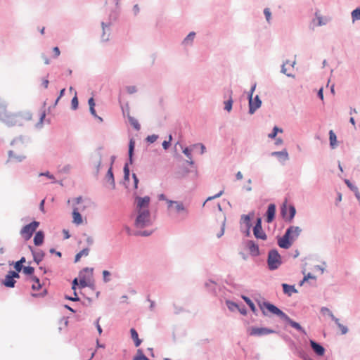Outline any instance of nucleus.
Listing matches in <instances>:
<instances>
[{
	"label": "nucleus",
	"instance_id": "obj_1",
	"mask_svg": "<svg viewBox=\"0 0 360 360\" xmlns=\"http://www.w3.org/2000/svg\"><path fill=\"white\" fill-rule=\"evenodd\" d=\"M301 233L302 229L300 226L292 225L288 226L284 234L277 238L278 245L285 250L289 249Z\"/></svg>",
	"mask_w": 360,
	"mask_h": 360
},
{
	"label": "nucleus",
	"instance_id": "obj_2",
	"mask_svg": "<svg viewBox=\"0 0 360 360\" xmlns=\"http://www.w3.org/2000/svg\"><path fill=\"white\" fill-rule=\"evenodd\" d=\"M257 303L261 309L264 316H267L266 311L272 314L278 316L281 319L284 316V313L281 309L277 307L275 304L266 300H257Z\"/></svg>",
	"mask_w": 360,
	"mask_h": 360
},
{
	"label": "nucleus",
	"instance_id": "obj_3",
	"mask_svg": "<svg viewBox=\"0 0 360 360\" xmlns=\"http://www.w3.org/2000/svg\"><path fill=\"white\" fill-rule=\"evenodd\" d=\"M153 224L150 219V212L149 210H141L137 212V215L134 221V226L137 229H143L151 226Z\"/></svg>",
	"mask_w": 360,
	"mask_h": 360
},
{
	"label": "nucleus",
	"instance_id": "obj_4",
	"mask_svg": "<svg viewBox=\"0 0 360 360\" xmlns=\"http://www.w3.org/2000/svg\"><path fill=\"white\" fill-rule=\"evenodd\" d=\"M266 262L270 271L278 269L282 264V258L277 249L273 248L269 251Z\"/></svg>",
	"mask_w": 360,
	"mask_h": 360
},
{
	"label": "nucleus",
	"instance_id": "obj_5",
	"mask_svg": "<svg viewBox=\"0 0 360 360\" xmlns=\"http://www.w3.org/2000/svg\"><path fill=\"white\" fill-rule=\"evenodd\" d=\"M39 224H40L39 221L33 220L32 222L25 225L22 226L20 231L21 236L25 240H30L32 238L33 233L36 232V230L39 227Z\"/></svg>",
	"mask_w": 360,
	"mask_h": 360
},
{
	"label": "nucleus",
	"instance_id": "obj_6",
	"mask_svg": "<svg viewBox=\"0 0 360 360\" xmlns=\"http://www.w3.org/2000/svg\"><path fill=\"white\" fill-rule=\"evenodd\" d=\"M275 330L266 327L252 326L248 328V333L250 336L263 337L269 334L278 333Z\"/></svg>",
	"mask_w": 360,
	"mask_h": 360
},
{
	"label": "nucleus",
	"instance_id": "obj_7",
	"mask_svg": "<svg viewBox=\"0 0 360 360\" xmlns=\"http://www.w3.org/2000/svg\"><path fill=\"white\" fill-rule=\"evenodd\" d=\"M253 234L257 239L265 240L267 238V236L262 229V220L261 217H258L256 219L255 224L253 227Z\"/></svg>",
	"mask_w": 360,
	"mask_h": 360
},
{
	"label": "nucleus",
	"instance_id": "obj_8",
	"mask_svg": "<svg viewBox=\"0 0 360 360\" xmlns=\"http://www.w3.org/2000/svg\"><path fill=\"white\" fill-rule=\"evenodd\" d=\"M134 200L136 205V212L148 210L150 202V198L148 195H146L144 197L136 195L134 197Z\"/></svg>",
	"mask_w": 360,
	"mask_h": 360
},
{
	"label": "nucleus",
	"instance_id": "obj_9",
	"mask_svg": "<svg viewBox=\"0 0 360 360\" xmlns=\"http://www.w3.org/2000/svg\"><path fill=\"white\" fill-rule=\"evenodd\" d=\"M262 100L258 95H256L254 98L248 100V113L250 115H253L256 110L262 106Z\"/></svg>",
	"mask_w": 360,
	"mask_h": 360
},
{
	"label": "nucleus",
	"instance_id": "obj_10",
	"mask_svg": "<svg viewBox=\"0 0 360 360\" xmlns=\"http://www.w3.org/2000/svg\"><path fill=\"white\" fill-rule=\"evenodd\" d=\"M177 215H183L187 217L189 211L187 207L184 204L182 201H176L173 208L171 210Z\"/></svg>",
	"mask_w": 360,
	"mask_h": 360
},
{
	"label": "nucleus",
	"instance_id": "obj_11",
	"mask_svg": "<svg viewBox=\"0 0 360 360\" xmlns=\"http://www.w3.org/2000/svg\"><path fill=\"white\" fill-rule=\"evenodd\" d=\"M102 150H103V147H101V146L98 147L91 154V156H90V165H99V164L102 163V158H103Z\"/></svg>",
	"mask_w": 360,
	"mask_h": 360
},
{
	"label": "nucleus",
	"instance_id": "obj_12",
	"mask_svg": "<svg viewBox=\"0 0 360 360\" xmlns=\"http://www.w3.org/2000/svg\"><path fill=\"white\" fill-rule=\"evenodd\" d=\"M276 206L274 203H270L264 214L265 221L268 224L271 223L276 217Z\"/></svg>",
	"mask_w": 360,
	"mask_h": 360
},
{
	"label": "nucleus",
	"instance_id": "obj_13",
	"mask_svg": "<svg viewBox=\"0 0 360 360\" xmlns=\"http://www.w3.org/2000/svg\"><path fill=\"white\" fill-rule=\"evenodd\" d=\"M30 251L33 257V260L37 264H39L45 257V252L40 249L35 250L32 246H28Z\"/></svg>",
	"mask_w": 360,
	"mask_h": 360
},
{
	"label": "nucleus",
	"instance_id": "obj_14",
	"mask_svg": "<svg viewBox=\"0 0 360 360\" xmlns=\"http://www.w3.org/2000/svg\"><path fill=\"white\" fill-rule=\"evenodd\" d=\"M281 320L284 321L285 323L290 325L292 328L297 330L298 332L306 334L304 328L298 322H296L295 321L290 319L286 314L284 315Z\"/></svg>",
	"mask_w": 360,
	"mask_h": 360
},
{
	"label": "nucleus",
	"instance_id": "obj_15",
	"mask_svg": "<svg viewBox=\"0 0 360 360\" xmlns=\"http://www.w3.org/2000/svg\"><path fill=\"white\" fill-rule=\"evenodd\" d=\"M4 123H5L8 127L15 126L17 124V118L16 115L7 112L5 115H4L1 118Z\"/></svg>",
	"mask_w": 360,
	"mask_h": 360
},
{
	"label": "nucleus",
	"instance_id": "obj_16",
	"mask_svg": "<svg viewBox=\"0 0 360 360\" xmlns=\"http://www.w3.org/2000/svg\"><path fill=\"white\" fill-rule=\"evenodd\" d=\"M254 216V212H250L248 214H243L240 217V231H243V228H251L252 224V217Z\"/></svg>",
	"mask_w": 360,
	"mask_h": 360
},
{
	"label": "nucleus",
	"instance_id": "obj_17",
	"mask_svg": "<svg viewBox=\"0 0 360 360\" xmlns=\"http://www.w3.org/2000/svg\"><path fill=\"white\" fill-rule=\"evenodd\" d=\"M309 344L311 349L316 353V355L319 356H322L324 355L326 349L320 343L316 342L314 340H310Z\"/></svg>",
	"mask_w": 360,
	"mask_h": 360
},
{
	"label": "nucleus",
	"instance_id": "obj_18",
	"mask_svg": "<svg viewBox=\"0 0 360 360\" xmlns=\"http://www.w3.org/2000/svg\"><path fill=\"white\" fill-rule=\"evenodd\" d=\"M247 248L252 257H257L260 255L259 245L255 241L252 240H248Z\"/></svg>",
	"mask_w": 360,
	"mask_h": 360
},
{
	"label": "nucleus",
	"instance_id": "obj_19",
	"mask_svg": "<svg viewBox=\"0 0 360 360\" xmlns=\"http://www.w3.org/2000/svg\"><path fill=\"white\" fill-rule=\"evenodd\" d=\"M271 156L277 158L280 162L286 161L289 159V155L285 148L281 151L271 152Z\"/></svg>",
	"mask_w": 360,
	"mask_h": 360
},
{
	"label": "nucleus",
	"instance_id": "obj_20",
	"mask_svg": "<svg viewBox=\"0 0 360 360\" xmlns=\"http://www.w3.org/2000/svg\"><path fill=\"white\" fill-rule=\"evenodd\" d=\"M79 289H83L86 287H89L91 288V290H94V285L90 283L89 281H87L86 276L84 274H82V272H79Z\"/></svg>",
	"mask_w": 360,
	"mask_h": 360
},
{
	"label": "nucleus",
	"instance_id": "obj_21",
	"mask_svg": "<svg viewBox=\"0 0 360 360\" xmlns=\"http://www.w3.org/2000/svg\"><path fill=\"white\" fill-rule=\"evenodd\" d=\"M44 232L41 230L35 232L33 242L35 246H41L44 242Z\"/></svg>",
	"mask_w": 360,
	"mask_h": 360
},
{
	"label": "nucleus",
	"instance_id": "obj_22",
	"mask_svg": "<svg viewBox=\"0 0 360 360\" xmlns=\"http://www.w3.org/2000/svg\"><path fill=\"white\" fill-rule=\"evenodd\" d=\"M134 149L135 141L134 139H130L128 146V161L130 165L134 162Z\"/></svg>",
	"mask_w": 360,
	"mask_h": 360
},
{
	"label": "nucleus",
	"instance_id": "obj_23",
	"mask_svg": "<svg viewBox=\"0 0 360 360\" xmlns=\"http://www.w3.org/2000/svg\"><path fill=\"white\" fill-rule=\"evenodd\" d=\"M110 25H111L110 22H101V27H102V30H103V33L101 34L102 41L105 42L109 40L110 34L109 33L107 34V32H109Z\"/></svg>",
	"mask_w": 360,
	"mask_h": 360
},
{
	"label": "nucleus",
	"instance_id": "obj_24",
	"mask_svg": "<svg viewBox=\"0 0 360 360\" xmlns=\"http://www.w3.org/2000/svg\"><path fill=\"white\" fill-rule=\"evenodd\" d=\"M105 179L108 183H109L111 189L115 188V181L112 167H109L105 175Z\"/></svg>",
	"mask_w": 360,
	"mask_h": 360
},
{
	"label": "nucleus",
	"instance_id": "obj_25",
	"mask_svg": "<svg viewBox=\"0 0 360 360\" xmlns=\"http://www.w3.org/2000/svg\"><path fill=\"white\" fill-rule=\"evenodd\" d=\"M281 286L283 293L287 295L288 297H290L293 293H297L298 292L294 285L282 283Z\"/></svg>",
	"mask_w": 360,
	"mask_h": 360
},
{
	"label": "nucleus",
	"instance_id": "obj_26",
	"mask_svg": "<svg viewBox=\"0 0 360 360\" xmlns=\"http://www.w3.org/2000/svg\"><path fill=\"white\" fill-rule=\"evenodd\" d=\"M72 222L77 225H79L83 222V218L82 214H80L79 209L77 207H73L72 210Z\"/></svg>",
	"mask_w": 360,
	"mask_h": 360
},
{
	"label": "nucleus",
	"instance_id": "obj_27",
	"mask_svg": "<svg viewBox=\"0 0 360 360\" xmlns=\"http://www.w3.org/2000/svg\"><path fill=\"white\" fill-rule=\"evenodd\" d=\"M1 283L6 288H13L15 287L16 281L14 280L11 276V274L8 272V274L5 276V278L2 281Z\"/></svg>",
	"mask_w": 360,
	"mask_h": 360
},
{
	"label": "nucleus",
	"instance_id": "obj_28",
	"mask_svg": "<svg viewBox=\"0 0 360 360\" xmlns=\"http://www.w3.org/2000/svg\"><path fill=\"white\" fill-rule=\"evenodd\" d=\"M195 35L196 33L193 31L189 32L188 34L182 41L181 44L184 46H191L193 44Z\"/></svg>",
	"mask_w": 360,
	"mask_h": 360
},
{
	"label": "nucleus",
	"instance_id": "obj_29",
	"mask_svg": "<svg viewBox=\"0 0 360 360\" xmlns=\"http://www.w3.org/2000/svg\"><path fill=\"white\" fill-rule=\"evenodd\" d=\"M288 207L287 199L282 203L280 208V213L282 218L284 219L285 222H288Z\"/></svg>",
	"mask_w": 360,
	"mask_h": 360
},
{
	"label": "nucleus",
	"instance_id": "obj_30",
	"mask_svg": "<svg viewBox=\"0 0 360 360\" xmlns=\"http://www.w3.org/2000/svg\"><path fill=\"white\" fill-rule=\"evenodd\" d=\"M26 262V259L25 257H22L18 261L11 262L9 263V265H13L14 269L18 271H21L25 266H23V264Z\"/></svg>",
	"mask_w": 360,
	"mask_h": 360
},
{
	"label": "nucleus",
	"instance_id": "obj_31",
	"mask_svg": "<svg viewBox=\"0 0 360 360\" xmlns=\"http://www.w3.org/2000/svg\"><path fill=\"white\" fill-rule=\"evenodd\" d=\"M241 298L244 300V302L248 305L250 310L253 312V314L256 316L258 315V310L257 309L254 302L252 300L245 295H242Z\"/></svg>",
	"mask_w": 360,
	"mask_h": 360
},
{
	"label": "nucleus",
	"instance_id": "obj_32",
	"mask_svg": "<svg viewBox=\"0 0 360 360\" xmlns=\"http://www.w3.org/2000/svg\"><path fill=\"white\" fill-rule=\"evenodd\" d=\"M127 118H128V120H129V122L130 123V124L136 130V131H139L140 129H141V125L139 123L138 120H136L134 117L131 116L130 115V113H129V105H127Z\"/></svg>",
	"mask_w": 360,
	"mask_h": 360
},
{
	"label": "nucleus",
	"instance_id": "obj_33",
	"mask_svg": "<svg viewBox=\"0 0 360 360\" xmlns=\"http://www.w3.org/2000/svg\"><path fill=\"white\" fill-rule=\"evenodd\" d=\"M320 312L322 316L330 318L336 324H338V318L333 315L328 308L323 307L321 308Z\"/></svg>",
	"mask_w": 360,
	"mask_h": 360
},
{
	"label": "nucleus",
	"instance_id": "obj_34",
	"mask_svg": "<svg viewBox=\"0 0 360 360\" xmlns=\"http://www.w3.org/2000/svg\"><path fill=\"white\" fill-rule=\"evenodd\" d=\"M312 22L316 26H322L325 25L328 22V19L326 18H323L321 15H319L318 13H316V18L313 19Z\"/></svg>",
	"mask_w": 360,
	"mask_h": 360
},
{
	"label": "nucleus",
	"instance_id": "obj_35",
	"mask_svg": "<svg viewBox=\"0 0 360 360\" xmlns=\"http://www.w3.org/2000/svg\"><path fill=\"white\" fill-rule=\"evenodd\" d=\"M131 338L134 340V345L139 347L142 342V340L139 338V334L135 328H132L130 329Z\"/></svg>",
	"mask_w": 360,
	"mask_h": 360
},
{
	"label": "nucleus",
	"instance_id": "obj_36",
	"mask_svg": "<svg viewBox=\"0 0 360 360\" xmlns=\"http://www.w3.org/2000/svg\"><path fill=\"white\" fill-rule=\"evenodd\" d=\"M228 91L229 94V98L228 100L225 101L224 103V110H226L227 112H230L233 108V101L231 97L232 90L229 89Z\"/></svg>",
	"mask_w": 360,
	"mask_h": 360
},
{
	"label": "nucleus",
	"instance_id": "obj_37",
	"mask_svg": "<svg viewBox=\"0 0 360 360\" xmlns=\"http://www.w3.org/2000/svg\"><path fill=\"white\" fill-rule=\"evenodd\" d=\"M296 214V209L293 205H289L288 207V223L292 222Z\"/></svg>",
	"mask_w": 360,
	"mask_h": 360
},
{
	"label": "nucleus",
	"instance_id": "obj_38",
	"mask_svg": "<svg viewBox=\"0 0 360 360\" xmlns=\"http://www.w3.org/2000/svg\"><path fill=\"white\" fill-rule=\"evenodd\" d=\"M89 253V249L88 248H85L83 250H82L80 252H79L78 253L76 254V255L75 257V261H74L75 263L78 262L82 256H88Z\"/></svg>",
	"mask_w": 360,
	"mask_h": 360
},
{
	"label": "nucleus",
	"instance_id": "obj_39",
	"mask_svg": "<svg viewBox=\"0 0 360 360\" xmlns=\"http://www.w3.org/2000/svg\"><path fill=\"white\" fill-rule=\"evenodd\" d=\"M329 139H330V146L332 148H335V146L337 143V136L333 130L329 131Z\"/></svg>",
	"mask_w": 360,
	"mask_h": 360
},
{
	"label": "nucleus",
	"instance_id": "obj_40",
	"mask_svg": "<svg viewBox=\"0 0 360 360\" xmlns=\"http://www.w3.org/2000/svg\"><path fill=\"white\" fill-rule=\"evenodd\" d=\"M8 158L9 159L13 158V159H15L18 162H20L23 161L26 158V157L25 155H15L14 152L13 150H9L8 152Z\"/></svg>",
	"mask_w": 360,
	"mask_h": 360
},
{
	"label": "nucleus",
	"instance_id": "obj_41",
	"mask_svg": "<svg viewBox=\"0 0 360 360\" xmlns=\"http://www.w3.org/2000/svg\"><path fill=\"white\" fill-rule=\"evenodd\" d=\"M133 360H150L143 352L141 349H138L136 354L132 358Z\"/></svg>",
	"mask_w": 360,
	"mask_h": 360
},
{
	"label": "nucleus",
	"instance_id": "obj_42",
	"mask_svg": "<svg viewBox=\"0 0 360 360\" xmlns=\"http://www.w3.org/2000/svg\"><path fill=\"white\" fill-rule=\"evenodd\" d=\"M216 285L217 283L214 281L209 279L207 281L205 282V287L210 292H215Z\"/></svg>",
	"mask_w": 360,
	"mask_h": 360
},
{
	"label": "nucleus",
	"instance_id": "obj_43",
	"mask_svg": "<svg viewBox=\"0 0 360 360\" xmlns=\"http://www.w3.org/2000/svg\"><path fill=\"white\" fill-rule=\"evenodd\" d=\"M226 305L231 311H235L238 310V304L231 300H226Z\"/></svg>",
	"mask_w": 360,
	"mask_h": 360
},
{
	"label": "nucleus",
	"instance_id": "obj_44",
	"mask_svg": "<svg viewBox=\"0 0 360 360\" xmlns=\"http://www.w3.org/2000/svg\"><path fill=\"white\" fill-rule=\"evenodd\" d=\"M129 162H126L124 165L123 172H124V180L126 181H129L130 176V170L129 167Z\"/></svg>",
	"mask_w": 360,
	"mask_h": 360
},
{
	"label": "nucleus",
	"instance_id": "obj_45",
	"mask_svg": "<svg viewBox=\"0 0 360 360\" xmlns=\"http://www.w3.org/2000/svg\"><path fill=\"white\" fill-rule=\"evenodd\" d=\"M283 130L281 128H279L277 126L274 127L271 133L269 134L268 137L271 139H275L278 132H282Z\"/></svg>",
	"mask_w": 360,
	"mask_h": 360
},
{
	"label": "nucleus",
	"instance_id": "obj_46",
	"mask_svg": "<svg viewBox=\"0 0 360 360\" xmlns=\"http://www.w3.org/2000/svg\"><path fill=\"white\" fill-rule=\"evenodd\" d=\"M6 108L7 103L6 101L0 98V118L8 112Z\"/></svg>",
	"mask_w": 360,
	"mask_h": 360
},
{
	"label": "nucleus",
	"instance_id": "obj_47",
	"mask_svg": "<svg viewBox=\"0 0 360 360\" xmlns=\"http://www.w3.org/2000/svg\"><path fill=\"white\" fill-rule=\"evenodd\" d=\"M22 271L25 275L32 276L34 274V268L31 266H25Z\"/></svg>",
	"mask_w": 360,
	"mask_h": 360
},
{
	"label": "nucleus",
	"instance_id": "obj_48",
	"mask_svg": "<svg viewBox=\"0 0 360 360\" xmlns=\"http://www.w3.org/2000/svg\"><path fill=\"white\" fill-rule=\"evenodd\" d=\"M352 20L354 22L355 20H360V7L356 8L353 10L352 12Z\"/></svg>",
	"mask_w": 360,
	"mask_h": 360
},
{
	"label": "nucleus",
	"instance_id": "obj_49",
	"mask_svg": "<svg viewBox=\"0 0 360 360\" xmlns=\"http://www.w3.org/2000/svg\"><path fill=\"white\" fill-rule=\"evenodd\" d=\"M152 231H137L134 233V236H143V237H148L152 234Z\"/></svg>",
	"mask_w": 360,
	"mask_h": 360
},
{
	"label": "nucleus",
	"instance_id": "obj_50",
	"mask_svg": "<svg viewBox=\"0 0 360 360\" xmlns=\"http://www.w3.org/2000/svg\"><path fill=\"white\" fill-rule=\"evenodd\" d=\"M347 186L349 187V188L353 191L355 193L359 192V189L357 186H356L354 184H353L349 179H345L344 180Z\"/></svg>",
	"mask_w": 360,
	"mask_h": 360
},
{
	"label": "nucleus",
	"instance_id": "obj_51",
	"mask_svg": "<svg viewBox=\"0 0 360 360\" xmlns=\"http://www.w3.org/2000/svg\"><path fill=\"white\" fill-rule=\"evenodd\" d=\"M289 63V60H286L285 62H284L282 65H281V72L285 75L287 77H294L295 75H292L290 73H288L287 72V69L285 68V64H288Z\"/></svg>",
	"mask_w": 360,
	"mask_h": 360
},
{
	"label": "nucleus",
	"instance_id": "obj_52",
	"mask_svg": "<svg viewBox=\"0 0 360 360\" xmlns=\"http://www.w3.org/2000/svg\"><path fill=\"white\" fill-rule=\"evenodd\" d=\"M79 106V101L77 96V93H75V96L72 98L71 101V108L74 110H77Z\"/></svg>",
	"mask_w": 360,
	"mask_h": 360
},
{
	"label": "nucleus",
	"instance_id": "obj_53",
	"mask_svg": "<svg viewBox=\"0 0 360 360\" xmlns=\"http://www.w3.org/2000/svg\"><path fill=\"white\" fill-rule=\"evenodd\" d=\"M74 296L65 295V299L72 302L80 301V297L78 296L77 292H73Z\"/></svg>",
	"mask_w": 360,
	"mask_h": 360
},
{
	"label": "nucleus",
	"instance_id": "obj_54",
	"mask_svg": "<svg viewBox=\"0 0 360 360\" xmlns=\"http://www.w3.org/2000/svg\"><path fill=\"white\" fill-rule=\"evenodd\" d=\"M309 279H316V277L312 274L308 273L303 277L302 280L300 281V285H302Z\"/></svg>",
	"mask_w": 360,
	"mask_h": 360
},
{
	"label": "nucleus",
	"instance_id": "obj_55",
	"mask_svg": "<svg viewBox=\"0 0 360 360\" xmlns=\"http://www.w3.org/2000/svg\"><path fill=\"white\" fill-rule=\"evenodd\" d=\"M225 226H226V217H224V220L221 225L220 231L217 234V237L218 238H221L224 234Z\"/></svg>",
	"mask_w": 360,
	"mask_h": 360
},
{
	"label": "nucleus",
	"instance_id": "obj_56",
	"mask_svg": "<svg viewBox=\"0 0 360 360\" xmlns=\"http://www.w3.org/2000/svg\"><path fill=\"white\" fill-rule=\"evenodd\" d=\"M264 15L268 23H270L271 19V12L269 8L264 9Z\"/></svg>",
	"mask_w": 360,
	"mask_h": 360
},
{
	"label": "nucleus",
	"instance_id": "obj_57",
	"mask_svg": "<svg viewBox=\"0 0 360 360\" xmlns=\"http://www.w3.org/2000/svg\"><path fill=\"white\" fill-rule=\"evenodd\" d=\"M172 140V136L171 134H169V140H167V141L165 140L162 142V146L165 150H167L170 147Z\"/></svg>",
	"mask_w": 360,
	"mask_h": 360
},
{
	"label": "nucleus",
	"instance_id": "obj_58",
	"mask_svg": "<svg viewBox=\"0 0 360 360\" xmlns=\"http://www.w3.org/2000/svg\"><path fill=\"white\" fill-rule=\"evenodd\" d=\"M158 139V136L156 135V134H152V135H148L146 138V141L149 143H154L155 141H157V139Z\"/></svg>",
	"mask_w": 360,
	"mask_h": 360
},
{
	"label": "nucleus",
	"instance_id": "obj_59",
	"mask_svg": "<svg viewBox=\"0 0 360 360\" xmlns=\"http://www.w3.org/2000/svg\"><path fill=\"white\" fill-rule=\"evenodd\" d=\"M192 148H189V147H186L184 150H183V153L190 160H191L192 158Z\"/></svg>",
	"mask_w": 360,
	"mask_h": 360
},
{
	"label": "nucleus",
	"instance_id": "obj_60",
	"mask_svg": "<svg viewBox=\"0 0 360 360\" xmlns=\"http://www.w3.org/2000/svg\"><path fill=\"white\" fill-rule=\"evenodd\" d=\"M126 90L129 94H133L137 92V88L136 86H127Z\"/></svg>",
	"mask_w": 360,
	"mask_h": 360
},
{
	"label": "nucleus",
	"instance_id": "obj_61",
	"mask_svg": "<svg viewBox=\"0 0 360 360\" xmlns=\"http://www.w3.org/2000/svg\"><path fill=\"white\" fill-rule=\"evenodd\" d=\"M110 276V272L108 270H104L103 271V281L105 283H108L110 281V278H109V276Z\"/></svg>",
	"mask_w": 360,
	"mask_h": 360
},
{
	"label": "nucleus",
	"instance_id": "obj_62",
	"mask_svg": "<svg viewBox=\"0 0 360 360\" xmlns=\"http://www.w3.org/2000/svg\"><path fill=\"white\" fill-rule=\"evenodd\" d=\"M45 117H46V113H45V112H43L40 115L39 121L36 124V127H37V128L41 127L43 122L45 119Z\"/></svg>",
	"mask_w": 360,
	"mask_h": 360
},
{
	"label": "nucleus",
	"instance_id": "obj_63",
	"mask_svg": "<svg viewBox=\"0 0 360 360\" xmlns=\"http://www.w3.org/2000/svg\"><path fill=\"white\" fill-rule=\"evenodd\" d=\"M79 281H78L77 278H75L72 281V289L73 292H77V288H79Z\"/></svg>",
	"mask_w": 360,
	"mask_h": 360
},
{
	"label": "nucleus",
	"instance_id": "obj_64",
	"mask_svg": "<svg viewBox=\"0 0 360 360\" xmlns=\"http://www.w3.org/2000/svg\"><path fill=\"white\" fill-rule=\"evenodd\" d=\"M20 271H18L15 269V271H13V270H10L8 271V273L11 274V276H12V278L15 280V278H20Z\"/></svg>",
	"mask_w": 360,
	"mask_h": 360
}]
</instances>
